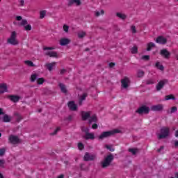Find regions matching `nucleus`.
<instances>
[{
  "label": "nucleus",
  "instance_id": "6ab92c4d",
  "mask_svg": "<svg viewBox=\"0 0 178 178\" xmlns=\"http://www.w3.org/2000/svg\"><path fill=\"white\" fill-rule=\"evenodd\" d=\"M9 99L12 101V102H19L20 101V97L15 95H8Z\"/></svg>",
  "mask_w": 178,
  "mask_h": 178
},
{
  "label": "nucleus",
  "instance_id": "603ef678",
  "mask_svg": "<svg viewBox=\"0 0 178 178\" xmlns=\"http://www.w3.org/2000/svg\"><path fill=\"white\" fill-rule=\"evenodd\" d=\"M52 49H54V47H43L44 51H52Z\"/></svg>",
  "mask_w": 178,
  "mask_h": 178
},
{
  "label": "nucleus",
  "instance_id": "a19ab883",
  "mask_svg": "<svg viewBox=\"0 0 178 178\" xmlns=\"http://www.w3.org/2000/svg\"><path fill=\"white\" fill-rule=\"evenodd\" d=\"M105 14V11L104 10H102L99 13V11H97L95 12V16L97 17H98L99 16H101V15H104Z\"/></svg>",
  "mask_w": 178,
  "mask_h": 178
},
{
  "label": "nucleus",
  "instance_id": "f704fd0d",
  "mask_svg": "<svg viewBox=\"0 0 178 178\" xmlns=\"http://www.w3.org/2000/svg\"><path fill=\"white\" fill-rule=\"evenodd\" d=\"M131 53L133 54H138V47H137V46H134L131 49Z\"/></svg>",
  "mask_w": 178,
  "mask_h": 178
},
{
  "label": "nucleus",
  "instance_id": "f257e3e1",
  "mask_svg": "<svg viewBox=\"0 0 178 178\" xmlns=\"http://www.w3.org/2000/svg\"><path fill=\"white\" fill-rule=\"evenodd\" d=\"M113 159H115V156L111 153H109V154L104 158V160L102 161V169H105L106 168L111 166V163L113 162Z\"/></svg>",
  "mask_w": 178,
  "mask_h": 178
},
{
  "label": "nucleus",
  "instance_id": "aec40b11",
  "mask_svg": "<svg viewBox=\"0 0 178 178\" xmlns=\"http://www.w3.org/2000/svg\"><path fill=\"white\" fill-rule=\"evenodd\" d=\"M8 85L6 83L0 84V94H3V92H8Z\"/></svg>",
  "mask_w": 178,
  "mask_h": 178
},
{
  "label": "nucleus",
  "instance_id": "a878e982",
  "mask_svg": "<svg viewBox=\"0 0 178 178\" xmlns=\"http://www.w3.org/2000/svg\"><path fill=\"white\" fill-rule=\"evenodd\" d=\"M88 96V94L83 93L80 98L79 105H80V106L83 105V101H85L86 98H87Z\"/></svg>",
  "mask_w": 178,
  "mask_h": 178
},
{
  "label": "nucleus",
  "instance_id": "3c124183",
  "mask_svg": "<svg viewBox=\"0 0 178 178\" xmlns=\"http://www.w3.org/2000/svg\"><path fill=\"white\" fill-rule=\"evenodd\" d=\"M131 31L134 34H136V33H137V30L136 29V26L134 25H132L131 26Z\"/></svg>",
  "mask_w": 178,
  "mask_h": 178
},
{
  "label": "nucleus",
  "instance_id": "dca6fc26",
  "mask_svg": "<svg viewBox=\"0 0 178 178\" xmlns=\"http://www.w3.org/2000/svg\"><path fill=\"white\" fill-rule=\"evenodd\" d=\"M82 120L86 121L91 118V111H82Z\"/></svg>",
  "mask_w": 178,
  "mask_h": 178
},
{
  "label": "nucleus",
  "instance_id": "5701e85b",
  "mask_svg": "<svg viewBox=\"0 0 178 178\" xmlns=\"http://www.w3.org/2000/svg\"><path fill=\"white\" fill-rule=\"evenodd\" d=\"M58 87L60 88L61 92L63 94H67V89L66 88V86L62 83L58 84Z\"/></svg>",
  "mask_w": 178,
  "mask_h": 178
},
{
  "label": "nucleus",
  "instance_id": "9b49d317",
  "mask_svg": "<svg viewBox=\"0 0 178 178\" xmlns=\"http://www.w3.org/2000/svg\"><path fill=\"white\" fill-rule=\"evenodd\" d=\"M160 55H161V56H163V58H165V59H169V58H170V52H169V51H168V49H163L160 51Z\"/></svg>",
  "mask_w": 178,
  "mask_h": 178
},
{
  "label": "nucleus",
  "instance_id": "ddd939ff",
  "mask_svg": "<svg viewBox=\"0 0 178 178\" xmlns=\"http://www.w3.org/2000/svg\"><path fill=\"white\" fill-rule=\"evenodd\" d=\"M67 106L70 111H77V104L74 103V101H70L67 103Z\"/></svg>",
  "mask_w": 178,
  "mask_h": 178
},
{
  "label": "nucleus",
  "instance_id": "e2e57ef3",
  "mask_svg": "<svg viewBox=\"0 0 178 178\" xmlns=\"http://www.w3.org/2000/svg\"><path fill=\"white\" fill-rule=\"evenodd\" d=\"M60 73V74H65V73H66V70L65 69L61 70Z\"/></svg>",
  "mask_w": 178,
  "mask_h": 178
},
{
  "label": "nucleus",
  "instance_id": "49530a36",
  "mask_svg": "<svg viewBox=\"0 0 178 178\" xmlns=\"http://www.w3.org/2000/svg\"><path fill=\"white\" fill-rule=\"evenodd\" d=\"M63 29L65 33H69V26H67V24H64Z\"/></svg>",
  "mask_w": 178,
  "mask_h": 178
},
{
  "label": "nucleus",
  "instance_id": "473e14b6",
  "mask_svg": "<svg viewBox=\"0 0 178 178\" xmlns=\"http://www.w3.org/2000/svg\"><path fill=\"white\" fill-rule=\"evenodd\" d=\"M15 116H16V121L17 122V123H19V122H20V120H23V117H22V115L20 114H19V113H15L14 114Z\"/></svg>",
  "mask_w": 178,
  "mask_h": 178
},
{
  "label": "nucleus",
  "instance_id": "4d7b16f0",
  "mask_svg": "<svg viewBox=\"0 0 178 178\" xmlns=\"http://www.w3.org/2000/svg\"><path fill=\"white\" fill-rule=\"evenodd\" d=\"M3 165H5V160H0L1 168H3Z\"/></svg>",
  "mask_w": 178,
  "mask_h": 178
},
{
  "label": "nucleus",
  "instance_id": "412c9836",
  "mask_svg": "<svg viewBox=\"0 0 178 178\" xmlns=\"http://www.w3.org/2000/svg\"><path fill=\"white\" fill-rule=\"evenodd\" d=\"M47 56H49L50 58H59L58 53L56 51H48L45 53Z\"/></svg>",
  "mask_w": 178,
  "mask_h": 178
},
{
  "label": "nucleus",
  "instance_id": "79ce46f5",
  "mask_svg": "<svg viewBox=\"0 0 178 178\" xmlns=\"http://www.w3.org/2000/svg\"><path fill=\"white\" fill-rule=\"evenodd\" d=\"M5 152H6V148L3 147L0 149V156H3V155H5Z\"/></svg>",
  "mask_w": 178,
  "mask_h": 178
},
{
  "label": "nucleus",
  "instance_id": "c9c22d12",
  "mask_svg": "<svg viewBox=\"0 0 178 178\" xmlns=\"http://www.w3.org/2000/svg\"><path fill=\"white\" fill-rule=\"evenodd\" d=\"M144 74H145V72H144V71L141 70H139L138 71V75L137 76L139 78V79H141V77H144Z\"/></svg>",
  "mask_w": 178,
  "mask_h": 178
},
{
  "label": "nucleus",
  "instance_id": "9d476101",
  "mask_svg": "<svg viewBox=\"0 0 178 178\" xmlns=\"http://www.w3.org/2000/svg\"><path fill=\"white\" fill-rule=\"evenodd\" d=\"M156 42L157 44H161V45H165V44L168 42V39L163 35H160L156 39Z\"/></svg>",
  "mask_w": 178,
  "mask_h": 178
},
{
  "label": "nucleus",
  "instance_id": "0eeeda50",
  "mask_svg": "<svg viewBox=\"0 0 178 178\" xmlns=\"http://www.w3.org/2000/svg\"><path fill=\"white\" fill-rule=\"evenodd\" d=\"M151 111L153 112H162L163 111V104L153 105L150 107Z\"/></svg>",
  "mask_w": 178,
  "mask_h": 178
},
{
  "label": "nucleus",
  "instance_id": "4be33fe9",
  "mask_svg": "<svg viewBox=\"0 0 178 178\" xmlns=\"http://www.w3.org/2000/svg\"><path fill=\"white\" fill-rule=\"evenodd\" d=\"M45 67L49 70V72H52V69H54V66H56V63L53 62L51 63H46Z\"/></svg>",
  "mask_w": 178,
  "mask_h": 178
},
{
  "label": "nucleus",
  "instance_id": "2eb2a0df",
  "mask_svg": "<svg viewBox=\"0 0 178 178\" xmlns=\"http://www.w3.org/2000/svg\"><path fill=\"white\" fill-rule=\"evenodd\" d=\"M73 5H76V6H80L81 5V1L80 0H68L67 6H73Z\"/></svg>",
  "mask_w": 178,
  "mask_h": 178
},
{
  "label": "nucleus",
  "instance_id": "de8ad7c7",
  "mask_svg": "<svg viewBox=\"0 0 178 178\" xmlns=\"http://www.w3.org/2000/svg\"><path fill=\"white\" fill-rule=\"evenodd\" d=\"M78 148L79 149H80L81 151L84 149V144H83L82 143H78Z\"/></svg>",
  "mask_w": 178,
  "mask_h": 178
},
{
  "label": "nucleus",
  "instance_id": "bb28decb",
  "mask_svg": "<svg viewBox=\"0 0 178 178\" xmlns=\"http://www.w3.org/2000/svg\"><path fill=\"white\" fill-rule=\"evenodd\" d=\"M155 67H156V69H159V70H161V72H163L165 70V67L161 65V63L159 62L156 63Z\"/></svg>",
  "mask_w": 178,
  "mask_h": 178
},
{
  "label": "nucleus",
  "instance_id": "72a5a7b5",
  "mask_svg": "<svg viewBox=\"0 0 178 178\" xmlns=\"http://www.w3.org/2000/svg\"><path fill=\"white\" fill-rule=\"evenodd\" d=\"M25 65H27V66H30L31 67H35V65H34V63L31 60H25L24 61Z\"/></svg>",
  "mask_w": 178,
  "mask_h": 178
},
{
  "label": "nucleus",
  "instance_id": "0e129e2a",
  "mask_svg": "<svg viewBox=\"0 0 178 178\" xmlns=\"http://www.w3.org/2000/svg\"><path fill=\"white\" fill-rule=\"evenodd\" d=\"M20 6H24V0H20Z\"/></svg>",
  "mask_w": 178,
  "mask_h": 178
},
{
  "label": "nucleus",
  "instance_id": "a18cd8bd",
  "mask_svg": "<svg viewBox=\"0 0 178 178\" xmlns=\"http://www.w3.org/2000/svg\"><path fill=\"white\" fill-rule=\"evenodd\" d=\"M149 55H144L141 57L142 60H149Z\"/></svg>",
  "mask_w": 178,
  "mask_h": 178
},
{
  "label": "nucleus",
  "instance_id": "e433bc0d",
  "mask_svg": "<svg viewBox=\"0 0 178 178\" xmlns=\"http://www.w3.org/2000/svg\"><path fill=\"white\" fill-rule=\"evenodd\" d=\"M176 112H177V107L173 106L171 108L170 111H168V113H170L172 115V113H176Z\"/></svg>",
  "mask_w": 178,
  "mask_h": 178
},
{
  "label": "nucleus",
  "instance_id": "58836bf2",
  "mask_svg": "<svg viewBox=\"0 0 178 178\" xmlns=\"http://www.w3.org/2000/svg\"><path fill=\"white\" fill-rule=\"evenodd\" d=\"M105 148H106L107 149H108L111 152H113V151H115V148H113V147H112V145H105Z\"/></svg>",
  "mask_w": 178,
  "mask_h": 178
},
{
  "label": "nucleus",
  "instance_id": "6e6552de",
  "mask_svg": "<svg viewBox=\"0 0 178 178\" xmlns=\"http://www.w3.org/2000/svg\"><path fill=\"white\" fill-rule=\"evenodd\" d=\"M19 26H23L25 31H31V25L28 24L27 19H22Z\"/></svg>",
  "mask_w": 178,
  "mask_h": 178
},
{
  "label": "nucleus",
  "instance_id": "6e6d98bb",
  "mask_svg": "<svg viewBox=\"0 0 178 178\" xmlns=\"http://www.w3.org/2000/svg\"><path fill=\"white\" fill-rule=\"evenodd\" d=\"M108 66H109V67H111V68L115 67V66H116V63H108Z\"/></svg>",
  "mask_w": 178,
  "mask_h": 178
},
{
  "label": "nucleus",
  "instance_id": "c756f323",
  "mask_svg": "<svg viewBox=\"0 0 178 178\" xmlns=\"http://www.w3.org/2000/svg\"><path fill=\"white\" fill-rule=\"evenodd\" d=\"M165 101H169L170 99H172V101H175L176 97L173 95H166L165 97Z\"/></svg>",
  "mask_w": 178,
  "mask_h": 178
},
{
  "label": "nucleus",
  "instance_id": "f03ea898",
  "mask_svg": "<svg viewBox=\"0 0 178 178\" xmlns=\"http://www.w3.org/2000/svg\"><path fill=\"white\" fill-rule=\"evenodd\" d=\"M161 134L158 136L159 140H162L163 138H166L167 137H169V134L170 133V129L168 127H163L160 129Z\"/></svg>",
  "mask_w": 178,
  "mask_h": 178
},
{
  "label": "nucleus",
  "instance_id": "c03bdc74",
  "mask_svg": "<svg viewBox=\"0 0 178 178\" xmlns=\"http://www.w3.org/2000/svg\"><path fill=\"white\" fill-rule=\"evenodd\" d=\"M81 130L83 133H86V136H87V134H90V129H88V128L84 129V127H82Z\"/></svg>",
  "mask_w": 178,
  "mask_h": 178
},
{
  "label": "nucleus",
  "instance_id": "09e8293b",
  "mask_svg": "<svg viewBox=\"0 0 178 178\" xmlns=\"http://www.w3.org/2000/svg\"><path fill=\"white\" fill-rule=\"evenodd\" d=\"M60 130V127H57L55 131L51 134V136H55L56 134H58V131H59Z\"/></svg>",
  "mask_w": 178,
  "mask_h": 178
},
{
  "label": "nucleus",
  "instance_id": "8fccbe9b",
  "mask_svg": "<svg viewBox=\"0 0 178 178\" xmlns=\"http://www.w3.org/2000/svg\"><path fill=\"white\" fill-rule=\"evenodd\" d=\"M110 132L111 133V136H113V134H116L118 133H120V130H119V129H114L113 131H110Z\"/></svg>",
  "mask_w": 178,
  "mask_h": 178
},
{
  "label": "nucleus",
  "instance_id": "7ed1b4c3",
  "mask_svg": "<svg viewBox=\"0 0 178 178\" xmlns=\"http://www.w3.org/2000/svg\"><path fill=\"white\" fill-rule=\"evenodd\" d=\"M136 113H138V115H148L149 113V107L143 105L136 111Z\"/></svg>",
  "mask_w": 178,
  "mask_h": 178
},
{
  "label": "nucleus",
  "instance_id": "ea45409f",
  "mask_svg": "<svg viewBox=\"0 0 178 178\" xmlns=\"http://www.w3.org/2000/svg\"><path fill=\"white\" fill-rule=\"evenodd\" d=\"M86 37V32L82 31V32H79L78 33V38H84Z\"/></svg>",
  "mask_w": 178,
  "mask_h": 178
},
{
  "label": "nucleus",
  "instance_id": "4468645a",
  "mask_svg": "<svg viewBox=\"0 0 178 178\" xmlns=\"http://www.w3.org/2000/svg\"><path fill=\"white\" fill-rule=\"evenodd\" d=\"M95 159V156L94 155H90V153L86 152L83 156V161L85 162H88L90 161H94Z\"/></svg>",
  "mask_w": 178,
  "mask_h": 178
},
{
  "label": "nucleus",
  "instance_id": "20e7f679",
  "mask_svg": "<svg viewBox=\"0 0 178 178\" xmlns=\"http://www.w3.org/2000/svg\"><path fill=\"white\" fill-rule=\"evenodd\" d=\"M8 143H10V144L16 145L17 144H20V143H22V140H20V138H19V136H17L10 135L8 138Z\"/></svg>",
  "mask_w": 178,
  "mask_h": 178
},
{
  "label": "nucleus",
  "instance_id": "f8f14e48",
  "mask_svg": "<svg viewBox=\"0 0 178 178\" xmlns=\"http://www.w3.org/2000/svg\"><path fill=\"white\" fill-rule=\"evenodd\" d=\"M112 136V133L111 131H104L99 136V140H104V138H108V137H111Z\"/></svg>",
  "mask_w": 178,
  "mask_h": 178
},
{
  "label": "nucleus",
  "instance_id": "680f3d73",
  "mask_svg": "<svg viewBox=\"0 0 178 178\" xmlns=\"http://www.w3.org/2000/svg\"><path fill=\"white\" fill-rule=\"evenodd\" d=\"M164 148H165V147L161 146L160 148L157 149V152H161L162 151V149H163Z\"/></svg>",
  "mask_w": 178,
  "mask_h": 178
},
{
  "label": "nucleus",
  "instance_id": "5fc2aeb1",
  "mask_svg": "<svg viewBox=\"0 0 178 178\" xmlns=\"http://www.w3.org/2000/svg\"><path fill=\"white\" fill-rule=\"evenodd\" d=\"M146 84H147V85L154 84V81H152V79L147 80Z\"/></svg>",
  "mask_w": 178,
  "mask_h": 178
},
{
  "label": "nucleus",
  "instance_id": "39448f33",
  "mask_svg": "<svg viewBox=\"0 0 178 178\" xmlns=\"http://www.w3.org/2000/svg\"><path fill=\"white\" fill-rule=\"evenodd\" d=\"M16 31H13L10 38L8 39L7 42H8V44H10L11 45H17L19 44V42L17 41V40H16Z\"/></svg>",
  "mask_w": 178,
  "mask_h": 178
},
{
  "label": "nucleus",
  "instance_id": "b1692460",
  "mask_svg": "<svg viewBox=\"0 0 178 178\" xmlns=\"http://www.w3.org/2000/svg\"><path fill=\"white\" fill-rule=\"evenodd\" d=\"M115 15L117 17H119V19H121V20H126V19H127V15L123 13H116Z\"/></svg>",
  "mask_w": 178,
  "mask_h": 178
},
{
  "label": "nucleus",
  "instance_id": "cd10ccee",
  "mask_svg": "<svg viewBox=\"0 0 178 178\" xmlns=\"http://www.w3.org/2000/svg\"><path fill=\"white\" fill-rule=\"evenodd\" d=\"M95 138V136L94 134H87L86 136L85 137L86 140H94Z\"/></svg>",
  "mask_w": 178,
  "mask_h": 178
},
{
  "label": "nucleus",
  "instance_id": "2f4dec72",
  "mask_svg": "<svg viewBox=\"0 0 178 178\" xmlns=\"http://www.w3.org/2000/svg\"><path fill=\"white\" fill-rule=\"evenodd\" d=\"M152 48H155V44H154V42H150L147 44V51H151V49H152Z\"/></svg>",
  "mask_w": 178,
  "mask_h": 178
},
{
  "label": "nucleus",
  "instance_id": "393cba45",
  "mask_svg": "<svg viewBox=\"0 0 178 178\" xmlns=\"http://www.w3.org/2000/svg\"><path fill=\"white\" fill-rule=\"evenodd\" d=\"M11 118L9 115H8L7 114H4L3 118H2V122H3V123H9V122H10Z\"/></svg>",
  "mask_w": 178,
  "mask_h": 178
},
{
  "label": "nucleus",
  "instance_id": "bf43d9fd",
  "mask_svg": "<svg viewBox=\"0 0 178 178\" xmlns=\"http://www.w3.org/2000/svg\"><path fill=\"white\" fill-rule=\"evenodd\" d=\"M72 119H73V116L69 115L68 118L65 119V120H69V122H72Z\"/></svg>",
  "mask_w": 178,
  "mask_h": 178
},
{
  "label": "nucleus",
  "instance_id": "c85d7f7f",
  "mask_svg": "<svg viewBox=\"0 0 178 178\" xmlns=\"http://www.w3.org/2000/svg\"><path fill=\"white\" fill-rule=\"evenodd\" d=\"M38 74H33L31 76V79H30L31 83H34V81H35V80H38Z\"/></svg>",
  "mask_w": 178,
  "mask_h": 178
},
{
  "label": "nucleus",
  "instance_id": "4c0bfd02",
  "mask_svg": "<svg viewBox=\"0 0 178 178\" xmlns=\"http://www.w3.org/2000/svg\"><path fill=\"white\" fill-rule=\"evenodd\" d=\"M44 81L45 79L44 78H39L38 79L37 83L39 86H41V84H44Z\"/></svg>",
  "mask_w": 178,
  "mask_h": 178
},
{
  "label": "nucleus",
  "instance_id": "37998d69",
  "mask_svg": "<svg viewBox=\"0 0 178 178\" xmlns=\"http://www.w3.org/2000/svg\"><path fill=\"white\" fill-rule=\"evenodd\" d=\"M47 15L46 10H42L40 11V19H44L45 17V15Z\"/></svg>",
  "mask_w": 178,
  "mask_h": 178
},
{
  "label": "nucleus",
  "instance_id": "7c9ffc66",
  "mask_svg": "<svg viewBox=\"0 0 178 178\" xmlns=\"http://www.w3.org/2000/svg\"><path fill=\"white\" fill-rule=\"evenodd\" d=\"M128 151L129 152H131L132 155H137V153L138 152V149L129 148Z\"/></svg>",
  "mask_w": 178,
  "mask_h": 178
},
{
  "label": "nucleus",
  "instance_id": "052dcab7",
  "mask_svg": "<svg viewBox=\"0 0 178 178\" xmlns=\"http://www.w3.org/2000/svg\"><path fill=\"white\" fill-rule=\"evenodd\" d=\"M1 115H5V113L3 112V108H0V116H1Z\"/></svg>",
  "mask_w": 178,
  "mask_h": 178
},
{
  "label": "nucleus",
  "instance_id": "a211bd4d",
  "mask_svg": "<svg viewBox=\"0 0 178 178\" xmlns=\"http://www.w3.org/2000/svg\"><path fill=\"white\" fill-rule=\"evenodd\" d=\"M89 124H91V123H98V117H97V115H92V116L90 115V118H89L88 120Z\"/></svg>",
  "mask_w": 178,
  "mask_h": 178
},
{
  "label": "nucleus",
  "instance_id": "69168bd1",
  "mask_svg": "<svg viewBox=\"0 0 178 178\" xmlns=\"http://www.w3.org/2000/svg\"><path fill=\"white\" fill-rule=\"evenodd\" d=\"M175 147H176L177 148H178V140H175Z\"/></svg>",
  "mask_w": 178,
  "mask_h": 178
},
{
  "label": "nucleus",
  "instance_id": "774afa93",
  "mask_svg": "<svg viewBox=\"0 0 178 178\" xmlns=\"http://www.w3.org/2000/svg\"><path fill=\"white\" fill-rule=\"evenodd\" d=\"M175 137H178V130L175 131Z\"/></svg>",
  "mask_w": 178,
  "mask_h": 178
},
{
  "label": "nucleus",
  "instance_id": "864d4df0",
  "mask_svg": "<svg viewBox=\"0 0 178 178\" xmlns=\"http://www.w3.org/2000/svg\"><path fill=\"white\" fill-rule=\"evenodd\" d=\"M92 129H98V124H97V122H95L92 125Z\"/></svg>",
  "mask_w": 178,
  "mask_h": 178
},
{
  "label": "nucleus",
  "instance_id": "f3484780",
  "mask_svg": "<svg viewBox=\"0 0 178 178\" xmlns=\"http://www.w3.org/2000/svg\"><path fill=\"white\" fill-rule=\"evenodd\" d=\"M70 42H71L70 39L63 38H61L60 40V45L61 47H65V45L70 44Z\"/></svg>",
  "mask_w": 178,
  "mask_h": 178
},
{
  "label": "nucleus",
  "instance_id": "13d9d810",
  "mask_svg": "<svg viewBox=\"0 0 178 178\" xmlns=\"http://www.w3.org/2000/svg\"><path fill=\"white\" fill-rule=\"evenodd\" d=\"M15 19H16V20H17V22H20V20H23V19H22L23 17H22V16H17V17H15Z\"/></svg>",
  "mask_w": 178,
  "mask_h": 178
},
{
  "label": "nucleus",
  "instance_id": "423d86ee",
  "mask_svg": "<svg viewBox=\"0 0 178 178\" xmlns=\"http://www.w3.org/2000/svg\"><path fill=\"white\" fill-rule=\"evenodd\" d=\"M131 83V81H130V79L127 76H124V79L121 80V86L122 88H129Z\"/></svg>",
  "mask_w": 178,
  "mask_h": 178
},
{
  "label": "nucleus",
  "instance_id": "1a4fd4ad",
  "mask_svg": "<svg viewBox=\"0 0 178 178\" xmlns=\"http://www.w3.org/2000/svg\"><path fill=\"white\" fill-rule=\"evenodd\" d=\"M168 83H169V80L168 79H163L160 81L156 86V90L161 91V90L163 88L165 84H168Z\"/></svg>",
  "mask_w": 178,
  "mask_h": 178
},
{
  "label": "nucleus",
  "instance_id": "338daca9",
  "mask_svg": "<svg viewBox=\"0 0 178 178\" xmlns=\"http://www.w3.org/2000/svg\"><path fill=\"white\" fill-rule=\"evenodd\" d=\"M81 170H86V169H84V164H81Z\"/></svg>",
  "mask_w": 178,
  "mask_h": 178
}]
</instances>
